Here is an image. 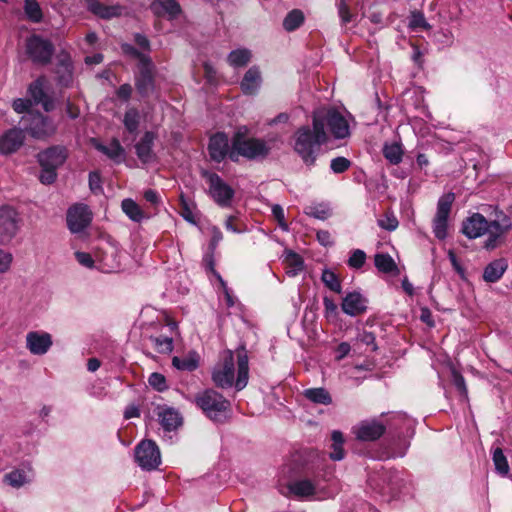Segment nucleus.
I'll return each instance as SVG.
<instances>
[{"label":"nucleus","mask_w":512,"mask_h":512,"mask_svg":"<svg viewBox=\"0 0 512 512\" xmlns=\"http://www.w3.org/2000/svg\"><path fill=\"white\" fill-rule=\"evenodd\" d=\"M122 210L133 221L141 222L145 218V214L140 206L132 199H124L122 201Z\"/></svg>","instance_id":"c9c22d12"},{"label":"nucleus","mask_w":512,"mask_h":512,"mask_svg":"<svg viewBox=\"0 0 512 512\" xmlns=\"http://www.w3.org/2000/svg\"><path fill=\"white\" fill-rule=\"evenodd\" d=\"M26 52L34 63L46 65L51 61L54 46L39 35H32L26 40Z\"/></svg>","instance_id":"1a4fd4ad"},{"label":"nucleus","mask_w":512,"mask_h":512,"mask_svg":"<svg viewBox=\"0 0 512 512\" xmlns=\"http://www.w3.org/2000/svg\"><path fill=\"white\" fill-rule=\"evenodd\" d=\"M135 460L144 470L156 469L161 463L158 446L152 440H143L135 448Z\"/></svg>","instance_id":"9d476101"},{"label":"nucleus","mask_w":512,"mask_h":512,"mask_svg":"<svg viewBox=\"0 0 512 512\" xmlns=\"http://www.w3.org/2000/svg\"><path fill=\"white\" fill-rule=\"evenodd\" d=\"M357 341L361 344L366 345L370 348L371 351H376L378 349L376 345V337L374 333L369 331H362L357 335Z\"/></svg>","instance_id":"603ef678"},{"label":"nucleus","mask_w":512,"mask_h":512,"mask_svg":"<svg viewBox=\"0 0 512 512\" xmlns=\"http://www.w3.org/2000/svg\"><path fill=\"white\" fill-rule=\"evenodd\" d=\"M261 82V73L257 67L253 66L246 71L240 86L244 94L254 95L258 92Z\"/></svg>","instance_id":"cd10ccee"},{"label":"nucleus","mask_w":512,"mask_h":512,"mask_svg":"<svg viewBox=\"0 0 512 512\" xmlns=\"http://www.w3.org/2000/svg\"><path fill=\"white\" fill-rule=\"evenodd\" d=\"M149 339L158 353H170L173 350V340L170 337L151 336Z\"/></svg>","instance_id":"49530a36"},{"label":"nucleus","mask_w":512,"mask_h":512,"mask_svg":"<svg viewBox=\"0 0 512 512\" xmlns=\"http://www.w3.org/2000/svg\"><path fill=\"white\" fill-rule=\"evenodd\" d=\"M351 161L345 157L333 158L330 162V168L335 174H341L351 167Z\"/></svg>","instance_id":"09e8293b"},{"label":"nucleus","mask_w":512,"mask_h":512,"mask_svg":"<svg viewBox=\"0 0 512 512\" xmlns=\"http://www.w3.org/2000/svg\"><path fill=\"white\" fill-rule=\"evenodd\" d=\"M66 150L61 146L50 147L38 154V161L41 167L57 169L66 160Z\"/></svg>","instance_id":"6ab92c4d"},{"label":"nucleus","mask_w":512,"mask_h":512,"mask_svg":"<svg viewBox=\"0 0 512 512\" xmlns=\"http://www.w3.org/2000/svg\"><path fill=\"white\" fill-rule=\"evenodd\" d=\"M271 151L269 144L259 138L249 137L244 132L237 131L232 137L230 160L238 162L240 157L248 160L266 158Z\"/></svg>","instance_id":"7ed1b4c3"},{"label":"nucleus","mask_w":512,"mask_h":512,"mask_svg":"<svg viewBox=\"0 0 512 512\" xmlns=\"http://www.w3.org/2000/svg\"><path fill=\"white\" fill-rule=\"evenodd\" d=\"M202 175L209 183L210 194L215 202L220 206H228L234 195L233 189L216 173L203 171Z\"/></svg>","instance_id":"9b49d317"},{"label":"nucleus","mask_w":512,"mask_h":512,"mask_svg":"<svg viewBox=\"0 0 512 512\" xmlns=\"http://www.w3.org/2000/svg\"><path fill=\"white\" fill-rule=\"evenodd\" d=\"M237 357V377L235 378L234 355L232 351H225L220 361L215 365L212 372L214 384L222 389L230 388L233 385L237 391H241L248 384L249 379V359L245 347L236 350Z\"/></svg>","instance_id":"f257e3e1"},{"label":"nucleus","mask_w":512,"mask_h":512,"mask_svg":"<svg viewBox=\"0 0 512 512\" xmlns=\"http://www.w3.org/2000/svg\"><path fill=\"white\" fill-rule=\"evenodd\" d=\"M385 431L386 425L376 418L363 420L352 428L356 439L364 442L378 440Z\"/></svg>","instance_id":"f8f14e48"},{"label":"nucleus","mask_w":512,"mask_h":512,"mask_svg":"<svg viewBox=\"0 0 512 512\" xmlns=\"http://www.w3.org/2000/svg\"><path fill=\"white\" fill-rule=\"evenodd\" d=\"M21 218L10 205L0 206V244H9L20 229Z\"/></svg>","instance_id":"6e6552de"},{"label":"nucleus","mask_w":512,"mask_h":512,"mask_svg":"<svg viewBox=\"0 0 512 512\" xmlns=\"http://www.w3.org/2000/svg\"><path fill=\"white\" fill-rule=\"evenodd\" d=\"M366 261V253L363 250L356 249L353 250L347 264L349 267L354 269H360Z\"/></svg>","instance_id":"de8ad7c7"},{"label":"nucleus","mask_w":512,"mask_h":512,"mask_svg":"<svg viewBox=\"0 0 512 512\" xmlns=\"http://www.w3.org/2000/svg\"><path fill=\"white\" fill-rule=\"evenodd\" d=\"M342 310L350 316H357L366 310V300L358 292L348 293L342 301Z\"/></svg>","instance_id":"5701e85b"},{"label":"nucleus","mask_w":512,"mask_h":512,"mask_svg":"<svg viewBox=\"0 0 512 512\" xmlns=\"http://www.w3.org/2000/svg\"><path fill=\"white\" fill-rule=\"evenodd\" d=\"M208 151L213 161L221 162L226 157L230 159L232 140L229 141L227 135L224 133H216L210 138Z\"/></svg>","instance_id":"f3484780"},{"label":"nucleus","mask_w":512,"mask_h":512,"mask_svg":"<svg viewBox=\"0 0 512 512\" xmlns=\"http://www.w3.org/2000/svg\"><path fill=\"white\" fill-rule=\"evenodd\" d=\"M24 129L35 139H45L56 132L53 121L41 113H28L22 117Z\"/></svg>","instance_id":"0eeeda50"},{"label":"nucleus","mask_w":512,"mask_h":512,"mask_svg":"<svg viewBox=\"0 0 512 512\" xmlns=\"http://www.w3.org/2000/svg\"><path fill=\"white\" fill-rule=\"evenodd\" d=\"M122 50L125 54H128L134 58H137L138 59V63H141L144 61V59H148L150 58L148 55L138 51L135 47H133L132 45L130 44H123L122 45Z\"/></svg>","instance_id":"69168bd1"},{"label":"nucleus","mask_w":512,"mask_h":512,"mask_svg":"<svg viewBox=\"0 0 512 512\" xmlns=\"http://www.w3.org/2000/svg\"><path fill=\"white\" fill-rule=\"evenodd\" d=\"M93 146L99 152L105 154L109 159L119 164L125 160V150L117 139H113L109 145H103L92 139Z\"/></svg>","instance_id":"a878e982"},{"label":"nucleus","mask_w":512,"mask_h":512,"mask_svg":"<svg viewBox=\"0 0 512 512\" xmlns=\"http://www.w3.org/2000/svg\"><path fill=\"white\" fill-rule=\"evenodd\" d=\"M33 478V473L30 468L28 469H15L4 475V482L13 488H21L27 483H30Z\"/></svg>","instance_id":"c756f323"},{"label":"nucleus","mask_w":512,"mask_h":512,"mask_svg":"<svg viewBox=\"0 0 512 512\" xmlns=\"http://www.w3.org/2000/svg\"><path fill=\"white\" fill-rule=\"evenodd\" d=\"M92 221V212L85 204H75L67 211V225L72 233H80Z\"/></svg>","instance_id":"ddd939ff"},{"label":"nucleus","mask_w":512,"mask_h":512,"mask_svg":"<svg viewBox=\"0 0 512 512\" xmlns=\"http://www.w3.org/2000/svg\"><path fill=\"white\" fill-rule=\"evenodd\" d=\"M56 170L57 169L54 168L42 167V171L39 176L40 182L43 184H52L57 177Z\"/></svg>","instance_id":"e2e57ef3"},{"label":"nucleus","mask_w":512,"mask_h":512,"mask_svg":"<svg viewBox=\"0 0 512 512\" xmlns=\"http://www.w3.org/2000/svg\"><path fill=\"white\" fill-rule=\"evenodd\" d=\"M507 269V263L504 259H498L488 264L483 273V279L486 282L494 283L498 281Z\"/></svg>","instance_id":"2f4dec72"},{"label":"nucleus","mask_w":512,"mask_h":512,"mask_svg":"<svg viewBox=\"0 0 512 512\" xmlns=\"http://www.w3.org/2000/svg\"><path fill=\"white\" fill-rule=\"evenodd\" d=\"M493 462L495 469L501 475H506L509 472V465L507 459L501 448H496L493 452Z\"/></svg>","instance_id":"c03bdc74"},{"label":"nucleus","mask_w":512,"mask_h":512,"mask_svg":"<svg viewBox=\"0 0 512 512\" xmlns=\"http://www.w3.org/2000/svg\"><path fill=\"white\" fill-rule=\"evenodd\" d=\"M44 78H38L29 85L28 93L35 104H41L45 111H51L54 107L53 101L44 91Z\"/></svg>","instance_id":"393cba45"},{"label":"nucleus","mask_w":512,"mask_h":512,"mask_svg":"<svg viewBox=\"0 0 512 512\" xmlns=\"http://www.w3.org/2000/svg\"><path fill=\"white\" fill-rule=\"evenodd\" d=\"M172 365L178 370L194 371L199 365V355L196 352H190L183 358L174 356L172 359Z\"/></svg>","instance_id":"f704fd0d"},{"label":"nucleus","mask_w":512,"mask_h":512,"mask_svg":"<svg viewBox=\"0 0 512 512\" xmlns=\"http://www.w3.org/2000/svg\"><path fill=\"white\" fill-rule=\"evenodd\" d=\"M376 268L384 273H391L396 269V264L389 254L379 253L374 258Z\"/></svg>","instance_id":"79ce46f5"},{"label":"nucleus","mask_w":512,"mask_h":512,"mask_svg":"<svg viewBox=\"0 0 512 512\" xmlns=\"http://www.w3.org/2000/svg\"><path fill=\"white\" fill-rule=\"evenodd\" d=\"M75 258L78 263L84 267L92 268L94 265V260L89 253L86 252H75Z\"/></svg>","instance_id":"338daca9"},{"label":"nucleus","mask_w":512,"mask_h":512,"mask_svg":"<svg viewBox=\"0 0 512 512\" xmlns=\"http://www.w3.org/2000/svg\"><path fill=\"white\" fill-rule=\"evenodd\" d=\"M316 486L308 479L295 481L290 485V490L297 496H309L315 492Z\"/></svg>","instance_id":"4c0bfd02"},{"label":"nucleus","mask_w":512,"mask_h":512,"mask_svg":"<svg viewBox=\"0 0 512 512\" xmlns=\"http://www.w3.org/2000/svg\"><path fill=\"white\" fill-rule=\"evenodd\" d=\"M139 113L135 108L128 109L124 115V126L130 132L134 133L139 127Z\"/></svg>","instance_id":"a18cd8bd"},{"label":"nucleus","mask_w":512,"mask_h":512,"mask_svg":"<svg viewBox=\"0 0 512 512\" xmlns=\"http://www.w3.org/2000/svg\"><path fill=\"white\" fill-rule=\"evenodd\" d=\"M272 214H273L274 218L277 220L280 228L283 230H288V225L285 221L284 210H283L282 206H280L279 204L273 205L272 206Z\"/></svg>","instance_id":"0e129e2a"},{"label":"nucleus","mask_w":512,"mask_h":512,"mask_svg":"<svg viewBox=\"0 0 512 512\" xmlns=\"http://www.w3.org/2000/svg\"><path fill=\"white\" fill-rule=\"evenodd\" d=\"M409 27L413 30L428 29L429 24L426 22L423 13L414 11L410 17Z\"/></svg>","instance_id":"3c124183"},{"label":"nucleus","mask_w":512,"mask_h":512,"mask_svg":"<svg viewBox=\"0 0 512 512\" xmlns=\"http://www.w3.org/2000/svg\"><path fill=\"white\" fill-rule=\"evenodd\" d=\"M412 427V421L406 417V415L404 414H397L394 418H393V422L391 423L390 425V428L391 429H398V428H405L407 433L409 432V430L411 429Z\"/></svg>","instance_id":"5fc2aeb1"},{"label":"nucleus","mask_w":512,"mask_h":512,"mask_svg":"<svg viewBox=\"0 0 512 512\" xmlns=\"http://www.w3.org/2000/svg\"><path fill=\"white\" fill-rule=\"evenodd\" d=\"M383 155L391 164H399L402 160L403 150L400 144H385L383 147Z\"/></svg>","instance_id":"ea45409f"},{"label":"nucleus","mask_w":512,"mask_h":512,"mask_svg":"<svg viewBox=\"0 0 512 512\" xmlns=\"http://www.w3.org/2000/svg\"><path fill=\"white\" fill-rule=\"evenodd\" d=\"M451 374H452L453 385L456 387V389L459 391V393L462 396L467 397V393H468L467 386H466L465 379L462 376V374L459 373L455 369L452 370Z\"/></svg>","instance_id":"864d4df0"},{"label":"nucleus","mask_w":512,"mask_h":512,"mask_svg":"<svg viewBox=\"0 0 512 512\" xmlns=\"http://www.w3.org/2000/svg\"><path fill=\"white\" fill-rule=\"evenodd\" d=\"M303 396L314 404L330 405L332 403L330 393L323 387L305 389Z\"/></svg>","instance_id":"72a5a7b5"},{"label":"nucleus","mask_w":512,"mask_h":512,"mask_svg":"<svg viewBox=\"0 0 512 512\" xmlns=\"http://www.w3.org/2000/svg\"><path fill=\"white\" fill-rule=\"evenodd\" d=\"M304 22L302 11L295 9L289 12L283 20V27L286 31H294Z\"/></svg>","instance_id":"58836bf2"},{"label":"nucleus","mask_w":512,"mask_h":512,"mask_svg":"<svg viewBox=\"0 0 512 512\" xmlns=\"http://www.w3.org/2000/svg\"><path fill=\"white\" fill-rule=\"evenodd\" d=\"M12 261L13 255L8 251L0 249V274H4L9 271Z\"/></svg>","instance_id":"052dcab7"},{"label":"nucleus","mask_w":512,"mask_h":512,"mask_svg":"<svg viewBox=\"0 0 512 512\" xmlns=\"http://www.w3.org/2000/svg\"><path fill=\"white\" fill-rule=\"evenodd\" d=\"M454 201L455 194L448 192L442 195L437 202V211L432 221V227L435 237L439 240H444L447 237L448 218Z\"/></svg>","instance_id":"423d86ee"},{"label":"nucleus","mask_w":512,"mask_h":512,"mask_svg":"<svg viewBox=\"0 0 512 512\" xmlns=\"http://www.w3.org/2000/svg\"><path fill=\"white\" fill-rule=\"evenodd\" d=\"M52 344V336L47 332L31 331L26 335V347L33 355L46 354Z\"/></svg>","instance_id":"a211bd4d"},{"label":"nucleus","mask_w":512,"mask_h":512,"mask_svg":"<svg viewBox=\"0 0 512 512\" xmlns=\"http://www.w3.org/2000/svg\"><path fill=\"white\" fill-rule=\"evenodd\" d=\"M328 141L326 130H322L318 119L312 120V127L302 126L293 135V148L307 166H313L321 152V146Z\"/></svg>","instance_id":"f03ea898"},{"label":"nucleus","mask_w":512,"mask_h":512,"mask_svg":"<svg viewBox=\"0 0 512 512\" xmlns=\"http://www.w3.org/2000/svg\"><path fill=\"white\" fill-rule=\"evenodd\" d=\"M308 209V215L320 220H325L330 216L329 209L322 205L310 206Z\"/></svg>","instance_id":"bf43d9fd"},{"label":"nucleus","mask_w":512,"mask_h":512,"mask_svg":"<svg viewBox=\"0 0 512 512\" xmlns=\"http://www.w3.org/2000/svg\"><path fill=\"white\" fill-rule=\"evenodd\" d=\"M24 130L13 127L0 135V154L7 156L17 152L24 144Z\"/></svg>","instance_id":"dca6fc26"},{"label":"nucleus","mask_w":512,"mask_h":512,"mask_svg":"<svg viewBox=\"0 0 512 512\" xmlns=\"http://www.w3.org/2000/svg\"><path fill=\"white\" fill-rule=\"evenodd\" d=\"M250 59L251 52L244 48L231 51L227 57L228 63L235 68L247 65Z\"/></svg>","instance_id":"e433bc0d"},{"label":"nucleus","mask_w":512,"mask_h":512,"mask_svg":"<svg viewBox=\"0 0 512 512\" xmlns=\"http://www.w3.org/2000/svg\"><path fill=\"white\" fill-rule=\"evenodd\" d=\"M155 65L151 58L138 63V73L135 76L137 91L142 96H148L154 91Z\"/></svg>","instance_id":"4468645a"},{"label":"nucleus","mask_w":512,"mask_h":512,"mask_svg":"<svg viewBox=\"0 0 512 512\" xmlns=\"http://www.w3.org/2000/svg\"><path fill=\"white\" fill-rule=\"evenodd\" d=\"M313 121L318 119L322 130H325L327 125L331 133L337 139H343L350 135L349 125L346 119L335 109H317L313 113Z\"/></svg>","instance_id":"39448f33"},{"label":"nucleus","mask_w":512,"mask_h":512,"mask_svg":"<svg viewBox=\"0 0 512 512\" xmlns=\"http://www.w3.org/2000/svg\"><path fill=\"white\" fill-rule=\"evenodd\" d=\"M323 304L325 308V314L327 317L335 316L337 314V305L334 301L328 297L323 299Z\"/></svg>","instance_id":"774afa93"},{"label":"nucleus","mask_w":512,"mask_h":512,"mask_svg":"<svg viewBox=\"0 0 512 512\" xmlns=\"http://www.w3.org/2000/svg\"><path fill=\"white\" fill-rule=\"evenodd\" d=\"M485 233L488 234V239L485 242V248L494 249L497 246L498 239L508 232L512 227L510 218L502 212L497 216V219L488 222Z\"/></svg>","instance_id":"2eb2a0df"},{"label":"nucleus","mask_w":512,"mask_h":512,"mask_svg":"<svg viewBox=\"0 0 512 512\" xmlns=\"http://www.w3.org/2000/svg\"><path fill=\"white\" fill-rule=\"evenodd\" d=\"M336 6L338 10V15L343 25H346L347 23L353 20L354 16L351 13L346 0H338Z\"/></svg>","instance_id":"8fccbe9b"},{"label":"nucleus","mask_w":512,"mask_h":512,"mask_svg":"<svg viewBox=\"0 0 512 512\" xmlns=\"http://www.w3.org/2000/svg\"><path fill=\"white\" fill-rule=\"evenodd\" d=\"M101 176L99 172L92 171L89 173V188L94 194L102 193Z\"/></svg>","instance_id":"13d9d810"},{"label":"nucleus","mask_w":512,"mask_h":512,"mask_svg":"<svg viewBox=\"0 0 512 512\" xmlns=\"http://www.w3.org/2000/svg\"><path fill=\"white\" fill-rule=\"evenodd\" d=\"M148 382H149L150 386H152L153 388H155L158 391H164L165 389H167L166 379L160 373H156V372L152 373L149 376Z\"/></svg>","instance_id":"4d7b16f0"},{"label":"nucleus","mask_w":512,"mask_h":512,"mask_svg":"<svg viewBox=\"0 0 512 512\" xmlns=\"http://www.w3.org/2000/svg\"><path fill=\"white\" fill-rule=\"evenodd\" d=\"M378 225L388 231H393L398 227V220L394 215H385L383 219L378 220Z\"/></svg>","instance_id":"680f3d73"},{"label":"nucleus","mask_w":512,"mask_h":512,"mask_svg":"<svg viewBox=\"0 0 512 512\" xmlns=\"http://www.w3.org/2000/svg\"><path fill=\"white\" fill-rule=\"evenodd\" d=\"M158 420L166 431L176 430L182 424V417L177 410L167 406L157 408Z\"/></svg>","instance_id":"4be33fe9"},{"label":"nucleus","mask_w":512,"mask_h":512,"mask_svg":"<svg viewBox=\"0 0 512 512\" xmlns=\"http://www.w3.org/2000/svg\"><path fill=\"white\" fill-rule=\"evenodd\" d=\"M87 8L92 14L105 20L121 16L124 10L121 5H106L98 0H87Z\"/></svg>","instance_id":"aec40b11"},{"label":"nucleus","mask_w":512,"mask_h":512,"mask_svg":"<svg viewBox=\"0 0 512 512\" xmlns=\"http://www.w3.org/2000/svg\"><path fill=\"white\" fill-rule=\"evenodd\" d=\"M12 107L15 112H17L19 114L26 113V115H27L28 113H32L30 111V109L32 107V100L23 99V98L15 99L12 103Z\"/></svg>","instance_id":"6e6d98bb"},{"label":"nucleus","mask_w":512,"mask_h":512,"mask_svg":"<svg viewBox=\"0 0 512 512\" xmlns=\"http://www.w3.org/2000/svg\"><path fill=\"white\" fill-rule=\"evenodd\" d=\"M24 11L28 19L34 23H39L43 18L42 10L36 0H25Z\"/></svg>","instance_id":"a19ab883"},{"label":"nucleus","mask_w":512,"mask_h":512,"mask_svg":"<svg viewBox=\"0 0 512 512\" xmlns=\"http://www.w3.org/2000/svg\"><path fill=\"white\" fill-rule=\"evenodd\" d=\"M155 140V134L147 131L141 138V140L135 145V150L139 160L146 164L150 163L155 159V154L152 150Z\"/></svg>","instance_id":"b1692460"},{"label":"nucleus","mask_w":512,"mask_h":512,"mask_svg":"<svg viewBox=\"0 0 512 512\" xmlns=\"http://www.w3.org/2000/svg\"><path fill=\"white\" fill-rule=\"evenodd\" d=\"M487 220L480 213H475L463 222L462 231L468 238H477L485 234Z\"/></svg>","instance_id":"412c9836"},{"label":"nucleus","mask_w":512,"mask_h":512,"mask_svg":"<svg viewBox=\"0 0 512 512\" xmlns=\"http://www.w3.org/2000/svg\"><path fill=\"white\" fill-rule=\"evenodd\" d=\"M322 282L335 293H341L342 287L338 276L329 269H324L321 276Z\"/></svg>","instance_id":"37998d69"},{"label":"nucleus","mask_w":512,"mask_h":512,"mask_svg":"<svg viewBox=\"0 0 512 512\" xmlns=\"http://www.w3.org/2000/svg\"><path fill=\"white\" fill-rule=\"evenodd\" d=\"M283 262L285 264L286 274L290 277L298 275L304 268L303 258L291 250L285 252Z\"/></svg>","instance_id":"7c9ffc66"},{"label":"nucleus","mask_w":512,"mask_h":512,"mask_svg":"<svg viewBox=\"0 0 512 512\" xmlns=\"http://www.w3.org/2000/svg\"><path fill=\"white\" fill-rule=\"evenodd\" d=\"M151 11L157 16L176 18L181 13V7L175 0H155L150 5Z\"/></svg>","instance_id":"bb28decb"},{"label":"nucleus","mask_w":512,"mask_h":512,"mask_svg":"<svg viewBox=\"0 0 512 512\" xmlns=\"http://www.w3.org/2000/svg\"><path fill=\"white\" fill-rule=\"evenodd\" d=\"M195 403L214 422H224L231 411L230 402L213 389L198 393L195 396Z\"/></svg>","instance_id":"20e7f679"},{"label":"nucleus","mask_w":512,"mask_h":512,"mask_svg":"<svg viewBox=\"0 0 512 512\" xmlns=\"http://www.w3.org/2000/svg\"><path fill=\"white\" fill-rule=\"evenodd\" d=\"M331 445H330V453L329 457L333 461L343 460L345 457V450L343 448L344 445V436L343 433L339 430H334L331 433Z\"/></svg>","instance_id":"473e14b6"},{"label":"nucleus","mask_w":512,"mask_h":512,"mask_svg":"<svg viewBox=\"0 0 512 512\" xmlns=\"http://www.w3.org/2000/svg\"><path fill=\"white\" fill-rule=\"evenodd\" d=\"M392 15L393 13L383 4L374 2L370 7L367 17L373 24L381 25V27H383L393 22L391 19Z\"/></svg>","instance_id":"c85d7f7f"}]
</instances>
